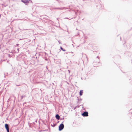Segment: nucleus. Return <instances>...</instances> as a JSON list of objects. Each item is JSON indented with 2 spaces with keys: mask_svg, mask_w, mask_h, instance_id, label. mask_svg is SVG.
<instances>
[{
  "mask_svg": "<svg viewBox=\"0 0 132 132\" xmlns=\"http://www.w3.org/2000/svg\"><path fill=\"white\" fill-rule=\"evenodd\" d=\"M64 121L60 125L59 127V131H61L64 128V126L63 124Z\"/></svg>",
  "mask_w": 132,
  "mask_h": 132,
  "instance_id": "f257e3e1",
  "label": "nucleus"
},
{
  "mask_svg": "<svg viewBox=\"0 0 132 132\" xmlns=\"http://www.w3.org/2000/svg\"><path fill=\"white\" fill-rule=\"evenodd\" d=\"M88 113L87 111H84L81 113V115L83 117H87L88 116Z\"/></svg>",
  "mask_w": 132,
  "mask_h": 132,
  "instance_id": "f03ea898",
  "label": "nucleus"
},
{
  "mask_svg": "<svg viewBox=\"0 0 132 132\" xmlns=\"http://www.w3.org/2000/svg\"><path fill=\"white\" fill-rule=\"evenodd\" d=\"M21 1L25 4L26 5H27V3H28L29 1L28 0H21Z\"/></svg>",
  "mask_w": 132,
  "mask_h": 132,
  "instance_id": "7ed1b4c3",
  "label": "nucleus"
},
{
  "mask_svg": "<svg viewBox=\"0 0 132 132\" xmlns=\"http://www.w3.org/2000/svg\"><path fill=\"white\" fill-rule=\"evenodd\" d=\"M9 125L7 123H6L5 125V127L6 130H9Z\"/></svg>",
  "mask_w": 132,
  "mask_h": 132,
  "instance_id": "20e7f679",
  "label": "nucleus"
},
{
  "mask_svg": "<svg viewBox=\"0 0 132 132\" xmlns=\"http://www.w3.org/2000/svg\"><path fill=\"white\" fill-rule=\"evenodd\" d=\"M55 117L56 119L58 120H59V119L60 118V116L58 114H56V115Z\"/></svg>",
  "mask_w": 132,
  "mask_h": 132,
  "instance_id": "39448f33",
  "label": "nucleus"
},
{
  "mask_svg": "<svg viewBox=\"0 0 132 132\" xmlns=\"http://www.w3.org/2000/svg\"><path fill=\"white\" fill-rule=\"evenodd\" d=\"M79 95L80 96H82L83 93V90H80L79 92Z\"/></svg>",
  "mask_w": 132,
  "mask_h": 132,
  "instance_id": "423d86ee",
  "label": "nucleus"
},
{
  "mask_svg": "<svg viewBox=\"0 0 132 132\" xmlns=\"http://www.w3.org/2000/svg\"><path fill=\"white\" fill-rule=\"evenodd\" d=\"M64 9V7H57L54 8L55 9H59L60 10H62Z\"/></svg>",
  "mask_w": 132,
  "mask_h": 132,
  "instance_id": "0eeeda50",
  "label": "nucleus"
},
{
  "mask_svg": "<svg viewBox=\"0 0 132 132\" xmlns=\"http://www.w3.org/2000/svg\"><path fill=\"white\" fill-rule=\"evenodd\" d=\"M56 125V123H53V124H51V126L53 127H54Z\"/></svg>",
  "mask_w": 132,
  "mask_h": 132,
  "instance_id": "6e6552de",
  "label": "nucleus"
},
{
  "mask_svg": "<svg viewBox=\"0 0 132 132\" xmlns=\"http://www.w3.org/2000/svg\"><path fill=\"white\" fill-rule=\"evenodd\" d=\"M60 49L63 51H65L66 50L64 49L62 47H60Z\"/></svg>",
  "mask_w": 132,
  "mask_h": 132,
  "instance_id": "1a4fd4ad",
  "label": "nucleus"
},
{
  "mask_svg": "<svg viewBox=\"0 0 132 132\" xmlns=\"http://www.w3.org/2000/svg\"><path fill=\"white\" fill-rule=\"evenodd\" d=\"M78 102L77 103H78L79 102V101H81L82 100V99L81 98H80V99H78Z\"/></svg>",
  "mask_w": 132,
  "mask_h": 132,
  "instance_id": "9d476101",
  "label": "nucleus"
},
{
  "mask_svg": "<svg viewBox=\"0 0 132 132\" xmlns=\"http://www.w3.org/2000/svg\"><path fill=\"white\" fill-rule=\"evenodd\" d=\"M97 58H98V61H97V62L99 63L100 62V61H99V57L98 56H97L96 57Z\"/></svg>",
  "mask_w": 132,
  "mask_h": 132,
  "instance_id": "9b49d317",
  "label": "nucleus"
},
{
  "mask_svg": "<svg viewBox=\"0 0 132 132\" xmlns=\"http://www.w3.org/2000/svg\"><path fill=\"white\" fill-rule=\"evenodd\" d=\"M25 96H25V95H24V96H21V100L24 97H25Z\"/></svg>",
  "mask_w": 132,
  "mask_h": 132,
  "instance_id": "f8f14e48",
  "label": "nucleus"
},
{
  "mask_svg": "<svg viewBox=\"0 0 132 132\" xmlns=\"http://www.w3.org/2000/svg\"><path fill=\"white\" fill-rule=\"evenodd\" d=\"M64 117H63V118H60L59 119L60 120H63L64 119Z\"/></svg>",
  "mask_w": 132,
  "mask_h": 132,
  "instance_id": "ddd939ff",
  "label": "nucleus"
},
{
  "mask_svg": "<svg viewBox=\"0 0 132 132\" xmlns=\"http://www.w3.org/2000/svg\"><path fill=\"white\" fill-rule=\"evenodd\" d=\"M61 41H60L59 40L58 41V42L59 44H61Z\"/></svg>",
  "mask_w": 132,
  "mask_h": 132,
  "instance_id": "4468645a",
  "label": "nucleus"
},
{
  "mask_svg": "<svg viewBox=\"0 0 132 132\" xmlns=\"http://www.w3.org/2000/svg\"><path fill=\"white\" fill-rule=\"evenodd\" d=\"M78 11H78V10H77V12H75V14H77V12H78Z\"/></svg>",
  "mask_w": 132,
  "mask_h": 132,
  "instance_id": "2eb2a0df",
  "label": "nucleus"
},
{
  "mask_svg": "<svg viewBox=\"0 0 132 132\" xmlns=\"http://www.w3.org/2000/svg\"><path fill=\"white\" fill-rule=\"evenodd\" d=\"M6 131H7V132H9V130H6Z\"/></svg>",
  "mask_w": 132,
  "mask_h": 132,
  "instance_id": "dca6fc26",
  "label": "nucleus"
},
{
  "mask_svg": "<svg viewBox=\"0 0 132 132\" xmlns=\"http://www.w3.org/2000/svg\"><path fill=\"white\" fill-rule=\"evenodd\" d=\"M16 45L18 46L19 45V44H17Z\"/></svg>",
  "mask_w": 132,
  "mask_h": 132,
  "instance_id": "f3484780",
  "label": "nucleus"
},
{
  "mask_svg": "<svg viewBox=\"0 0 132 132\" xmlns=\"http://www.w3.org/2000/svg\"><path fill=\"white\" fill-rule=\"evenodd\" d=\"M45 60H47V59H45Z\"/></svg>",
  "mask_w": 132,
  "mask_h": 132,
  "instance_id": "a211bd4d",
  "label": "nucleus"
},
{
  "mask_svg": "<svg viewBox=\"0 0 132 132\" xmlns=\"http://www.w3.org/2000/svg\"><path fill=\"white\" fill-rule=\"evenodd\" d=\"M65 19H68V18H65Z\"/></svg>",
  "mask_w": 132,
  "mask_h": 132,
  "instance_id": "6ab92c4d",
  "label": "nucleus"
},
{
  "mask_svg": "<svg viewBox=\"0 0 132 132\" xmlns=\"http://www.w3.org/2000/svg\"><path fill=\"white\" fill-rule=\"evenodd\" d=\"M16 85L17 86H19V85Z\"/></svg>",
  "mask_w": 132,
  "mask_h": 132,
  "instance_id": "aec40b11",
  "label": "nucleus"
},
{
  "mask_svg": "<svg viewBox=\"0 0 132 132\" xmlns=\"http://www.w3.org/2000/svg\"><path fill=\"white\" fill-rule=\"evenodd\" d=\"M17 50H18V51H19V48H18V49H17Z\"/></svg>",
  "mask_w": 132,
  "mask_h": 132,
  "instance_id": "412c9836",
  "label": "nucleus"
},
{
  "mask_svg": "<svg viewBox=\"0 0 132 132\" xmlns=\"http://www.w3.org/2000/svg\"><path fill=\"white\" fill-rule=\"evenodd\" d=\"M55 1H58V0H54Z\"/></svg>",
  "mask_w": 132,
  "mask_h": 132,
  "instance_id": "4be33fe9",
  "label": "nucleus"
},
{
  "mask_svg": "<svg viewBox=\"0 0 132 132\" xmlns=\"http://www.w3.org/2000/svg\"><path fill=\"white\" fill-rule=\"evenodd\" d=\"M25 103H25V102L24 103H23V105H24V104H25Z\"/></svg>",
  "mask_w": 132,
  "mask_h": 132,
  "instance_id": "5701e85b",
  "label": "nucleus"
},
{
  "mask_svg": "<svg viewBox=\"0 0 132 132\" xmlns=\"http://www.w3.org/2000/svg\"><path fill=\"white\" fill-rule=\"evenodd\" d=\"M72 46H73V47H74V46H73V44H72Z\"/></svg>",
  "mask_w": 132,
  "mask_h": 132,
  "instance_id": "b1692460",
  "label": "nucleus"
},
{
  "mask_svg": "<svg viewBox=\"0 0 132 132\" xmlns=\"http://www.w3.org/2000/svg\"><path fill=\"white\" fill-rule=\"evenodd\" d=\"M69 72H70V71L69 70H68Z\"/></svg>",
  "mask_w": 132,
  "mask_h": 132,
  "instance_id": "393cba45",
  "label": "nucleus"
},
{
  "mask_svg": "<svg viewBox=\"0 0 132 132\" xmlns=\"http://www.w3.org/2000/svg\"><path fill=\"white\" fill-rule=\"evenodd\" d=\"M59 122V121H58V122H57V123H58Z\"/></svg>",
  "mask_w": 132,
  "mask_h": 132,
  "instance_id": "a878e982",
  "label": "nucleus"
},
{
  "mask_svg": "<svg viewBox=\"0 0 132 132\" xmlns=\"http://www.w3.org/2000/svg\"><path fill=\"white\" fill-rule=\"evenodd\" d=\"M83 108V106H82V108Z\"/></svg>",
  "mask_w": 132,
  "mask_h": 132,
  "instance_id": "bb28decb",
  "label": "nucleus"
}]
</instances>
